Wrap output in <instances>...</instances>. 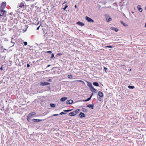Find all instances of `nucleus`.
I'll return each instance as SVG.
<instances>
[{
    "label": "nucleus",
    "mask_w": 146,
    "mask_h": 146,
    "mask_svg": "<svg viewBox=\"0 0 146 146\" xmlns=\"http://www.w3.org/2000/svg\"><path fill=\"white\" fill-rule=\"evenodd\" d=\"M85 19L88 22L90 23H93L94 21L91 19L90 18L86 16L85 17Z\"/></svg>",
    "instance_id": "obj_1"
},
{
    "label": "nucleus",
    "mask_w": 146,
    "mask_h": 146,
    "mask_svg": "<svg viewBox=\"0 0 146 146\" xmlns=\"http://www.w3.org/2000/svg\"><path fill=\"white\" fill-rule=\"evenodd\" d=\"M41 85L43 86L49 85L50 83L48 82H41L40 83Z\"/></svg>",
    "instance_id": "obj_2"
},
{
    "label": "nucleus",
    "mask_w": 146,
    "mask_h": 146,
    "mask_svg": "<svg viewBox=\"0 0 146 146\" xmlns=\"http://www.w3.org/2000/svg\"><path fill=\"white\" fill-rule=\"evenodd\" d=\"M73 102V101L72 100H67L66 101V103L67 104H71Z\"/></svg>",
    "instance_id": "obj_3"
},
{
    "label": "nucleus",
    "mask_w": 146,
    "mask_h": 146,
    "mask_svg": "<svg viewBox=\"0 0 146 146\" xmlns=\"http://www.w3.org/2000/svg\"><path fill=\"white\" fill-rule=\"evenodd\" d=\"M6 12L3 10H1L0 11V16H2L3 15L4 13L5 14Z\"/></svg>",
    "instance_id": "obj_4"
},
{
    "label": "nucleus",
    "mask_w": 146,
    "mask_h": 146,
    "mask_svg": "<svg viewBox=\"0 0 146 146\" xmlns=\"http://www.w3.org/2000/svg\"><path fill=\"white\" fill-rule=\"evenodd\" d=\"M36 114L35 112H32L30 113H29L28 115L29 116V117H31L35 115Z\"/></svg>",
    "instance_id": "obj_5"
},
{
    "label": "nucleus",
    "mask_w": 146,
    "mask_h": 146,
    "mask_svg": "<svg viewBox=\"0 0 146 146\" xmlns=\"http://www.w3.org/2000/svg\"><path fill=\"white\" fill-rule=\"evenodd\" d=\"M76 24L81 26H84V24L80 21H78L76 23Z\"/></svg>",
    "instance_id": "obj_6"
},
{
    "label": "nucleus",
    "mask_w": 146,
    "mask_h": 146,
    "mask_svg": "<svg viewBox=\"0 0 146 146\" xmlns=\"http://www.w3.org/2000/svg\"><path fill=\"white\" fill-rule=\"evenodd\" d=\"M79 115L80 118H82L85 116V115L82 112H80Z\"/></svg>",
    "instance_id": "obj_7"
},
{
    "label": "nucleus",
    "mask_w": 146,
    "mask_h": 146,
    "mask_svg": "<svg viewBox=\"0 0 146 146\" xmlns=\"http://www.w3.org/2000/svg\"><path fill=\"white\" fill-rule=\"evenodd\" d=\"M86 82L88 83L87 86L90 88V89H91L92 87H93L92 85V84L90 82L86 81Z\"/></svg>",
    "instance_id": "obj_8"
},
{
    "label": "nucleus",
    "mask_w": 146,
    "mask_h": 146,
    "mask_svg": "<svg viewBox=\"0 0 146 146\" xmlns=\"http://www.w3.org/2000/svg\"><path fill=\"white\" fill-rule=\"evenodd\" d=\"M42 119H32V121L33 122L36 123L39 122L40 121H42Z\"/></svg>",
    "instance_id": "obj_9"
},
{
    "label": "nucleus",
    "mask_w": 146,
    "mask_h": 146,
    "mask_svg": "<svg viewBox=\"0 0 146 146\" xmlns=\"http://www.w3.org/2000/svg\"><path fill=\"white\" fill-rule=\"evenodd\" d=\"M76 115V114L75 113L74 111L73 112H71L69 113V115L71 116H75Z\"/></svg>",
    "instance_id": "obj_10"
},
{
    "label": "nucleus",
    "mask_w": 146,
    "mask_h": 146,
    "mask_svg": "<svg viewBox=\"0 0 146 146\" xmlns=\"http://www.w3.org/2000/svg\"><path fill=\"white\" fill-rule=\"evenodd\" d=\"M98 95L100 97H102L104 96L103 93L100 91L98 92Z\"/></svg>",
    "instance_id": "obj_11"
},
{
    "label": "nucleus",
    "mask_w": 146,
    "mask_h": 146,
    "mask_svg": "<svg viewBox=\"0 0 146 146\" xmlns=\"http://www.w3.org/2000/svg\"><path fill=\"white\" fill-rule=\"evenodd\" d=\"M90 90L92 92L94 93H96L97 92V90L96 89H95L94 87L93 86L90 89Z\"/></svg>",
    "instance_id": "obj_12"
},
{
    "label": "nucleus",
    "mask_w": 146,
    "mask_h": 146,
    "mask_svg": "<svg viewBox=\"0 0 146 146\" xmlns=\"http://www.w3.org/2000/svg\"><path fill=\"white\" fill-rule=\"evenodd\" d=\"M6 5V3L5 2H3L1 4V7L2 8H4Z\"/></svg>",
    "instance_id": "obj_13"
},
{
    "label": "nucleus",
    "mask_w": 146,
    "mask_h": 146,
    "mask_svg": "<svg viewBox=\"0 0 146 146\" xmlns=\"http://www.w3.org/2000/svg\"><path fill=\"white\" fill-rule=\"evenodd\" d=\"M86 107L89 108H90L92 109H93L94 108V105L93 104H89L86 106Z\"/></svg>",
    "instance_id": "obj_14"
},
{
    "label": "nucleus",
    "mask_w": 146,
    "mask_h": 146,
    "mask_svg": "<svg viewBox=\"0 0 146 146\" xmlns=\"http://www.w3.org/2000/svg\"><path fill=\"white\" fill-rule=\"evenodd\" d=\"M141 6L140 5H138L137 6V7L139 11L140 12H141L142 11L143 9H142L141 8Z\"/></svg>",
    "instance_id": "obj_15"
},
{
    "label": "nucleus",
    "mask_w": 146,
    "mask_h": 146,
    "mask_svg": "<svg viewBox=\"0 0 146 146\" xmlns=\"http://www.w3.org/2000/svg\"><path fill=\"white\" fill-rule=\"evenodd\" d=\"M111 29L115 31V32H117L118 31V29L117 28H114V27H111Z\"/></svg>",
    "instance_id": "obj_16"
},
{
    "label": "nucleus",
    "mask_w": 146,
    "mask_h": 146,
    "mask_svg": "<svg viewBox=\"0 0 146 146\" xmlns=\"http://www.w3.org/2000/svg\"><path fill=\"white\" fill-rule=\"evenodd\" d=\"M67 98L66 97H62L60 99V101L62 102H64L67 99Z\"/></svg>",
    "instance_id": "obj_17"
},
{
    "label": "nucleus",
    "mask_w": 146,
    "mask_h": 146,
    "mask_svg": "<svg viewBox=\"0 0 146 146\" xmlns=\"http://www.w3.org/2000/svg\"><path fill=\"white\" fill-rule=\"evenodd\" d=\"M91 97L90 96V97L88 98L86 100H83L82 101L83 102H87V101H89L91 99Z\"/></svg>",
    "instance_id": "obj_18"
},
{
    "label": "nucleus",
    "mask_w": 146,
    "mask_h": 146,
    "mask_svg": "<svg viewBox=\"0 0 146 146\" xmlns=\"http://www.w3.org/2000/svg\"><path fill=\"white\" fill-rule=\"evenodd\" d=\"M93 84L94 85L96 86H99V84L97 82H94L93 83Z\"/></svg>",
    "instance_id": "obj_19"
},
{
    "label": "nucleus",
    "mask_w": 146,
    "mask_h": 146,
    "mask_svg": "<svg viewBox=\"0 0 146 146\" xmlns=\"http://www.w3.org/2000/svg\"><path fill=\"white\" fill-rule=\"evenodd\" d=\"M120 22H121V23L124 26L127 27L128 26V25L127 24L124 23L122 21H121Z\"/></svg>",
    "instance_id": "obj_20"
},
{
    "label": "nucleus",
    "mask_w": 146,
    "mask_h": 146,
    "mask_svg": "<svg viewBox=\"0 0 146 146\" xmlns=\"http://www.w3.org/2000/svg\"><path fill=\"white\" fill-rule=\"evenodd\" d=\"M80 111V110L78 109H77L75 111H74L76 114L79 113Z\"/></svg>",
    "instance_id": "obj_21"
},
{
    "label": "nucleus",
    "mask_w": 146,
    "mask_h": 146,
    "mask_svg": "<svg viewBox=\"0 0 146 146\" xmlns=\"http://www.w3.org/2000/svg\"><path fill=\"white\" fill-rule=\"evenodd\" d=\"M82 110L84 112H86L87 111V110L84 108H82Z\"/></svg>",
    "instance_id": "obj_22"
},
{
    "label": "nucleus",
    "mask_w": 146,
    "mask_h": 146,
    "mask_svg": "<svg viewBox=\"0 0 146 146\" xmlns=\"http://www.w3.org/2000/svg\"><path fill=\"white\" fill-rule=\"evenodd\" d=\"M128 88L129 89H133L134 88V87L133 86L129 85L128 86Z\"/></svg>",
    "instance_id": "obj_23"
},
{
    "label": "nucleus",
    "mask_w": 146,
    "mask_h": 146,
    "mask_svg": "<svg viewBox=\"0 0 146 146\" xmlns=\"http://www.w3.org/2000/svg\"><path fill=\"white\" fill-rule=\"evenodd\" d=\"M76 81L81 82L82 83H83L85 85V83L82 80H77Z\"/></svg>",
    "instance_id": "obj_24"
},
{
    "label": "nucleus",
    "mask_w": 146,
    "mask_h": 146,
    "mask_svg": "<svg viewBox=\"0 0 146 146\" xmlns=\"http://www.w3.org/2000/svg\"><path fill=\"white\" fill-rule=\"evenodd\" d=\"M50 106L51 107H52V108H54L56 106L54 104H50Z\"/></svg>",
    "instance_id": "obj_25"
},
{
    "label": "nucleus",
    "mask_w": 146,
    "mask_h": 146,
    "mask_svg": "<svg viewBox=\"0 0 146 146\" xmlns=\"http://www.w3.org/2000/svg\"><path fill=\"white\" fill-rule=\"evenodd\" d=\"M72 110H64L63 111L65 112H68L71 111Z\"/></svg>",
    "instance_id": "obj_26"
},
{
    "label": "nucleus",
    "mask_w": 146,
    "mask_h": 146,
    "mask_svg": "<svg viewBox=\"0 0 146 146\" xmlns=\"http://www.w3.org/2000/svg\"><path fill=\"white\" fill-rule=\"evenodd\" d=\"M24 6V5L23 3H21L20 4V5H19V7H20L21 8H22V7H23Z\"/></svg>",
    "instance_id": "obj_27"
},
{
    "label": "nucleus",
    "mask_w": 146,
    "mask_h": 146,
    "mask_svg": "<svg viewBox=\"0 0 146 146\" xmlns=\"http://www.w3.org/2000/svg\"><path fill=\"white\" fill-rule=\"evenodd\" d=\"M111 20H112L111 18L110 17H109V18L108 19H107V21L108 22L109 21H111Z\"/></svg>",
    "instance_id": "obj_28"
},
{
    "label": "nucleus",
    "mask_w": 146,
    "mask_h": 146,
    "mask_svg": "<svg viewBox=\"0 0 146 146\" xmlns=\"http://www.w3.org/2000/svg\"><path fill=\"white\" fill-rule=\"evenodd\" d=\"M105 16L106 20L107 21V19H108L110 17V16L108 15H106Z\"/></svg>",
    "instance_id": "obj_29"
},
{
    "label": "nucleus",
    "mask_w": 146,
    "mask_h": 146,
    "mask_svg": "<svg viewBox=\"0 0 146 146\" xmlns=\"http://www.w3.org/2000/svg\"><path fill=\"white\" fill-rule=\"evenodd\" d=\"M72 75H69L68 76V78H72Z\"/></svg>",
    "instance_id": "obj_30"
},
{
    "label": "nucleus",
    "mask_w": 146,
    "mask_h": 146,
    "mask_svg": "<svg viewBox=\"0 0 146 146\" xmlns=\"http://www.w3.org/2000/svg\"><path fill=\"white\" fill-rule=\"evenodd\" d=\"M104 69L105 70V72L107 73L108 72L106 70H107V68L106 67H104Z\"/></svg>",
    "instance_id": "obj_31"
},
{
    "label": "nucleus",
    "mask_w": 146,
    "mask_h": 146,
    "mask_svg": "<svg viewBox=\"0 0 146 146\" xmlns=\"http://www.w3.org/2000/svg\"><path fill=\"white\" fill-rule=\"evenodd\" d=\"M68 7V6L67 5H65V7L64 8H63V9L64 10H65Z\"/></svg>",
    "instance_id": "obj_32"
},
{
    "label": "nucleus",
    "mask_w": 146,
    "mask_h": 146,
    "mask_svg": "<svg viewBox=\"0 0 146 146\" xmlns=\"http://www.w3.org/2000/svg\"><path fill=\"white\" fill-rule=\"evenodd\" d=\"M65 113H64L63 112H61L59 114L61 115H62L63 114H65Z\"/></svg>",
    "instance_id": "obj_33"
},
{
    "label": "nucleus",
    "mask_w": 146,
    "mask_h": 146,
    "mask_svg": "<svg viewBox=\"0 0 146 146\" xmlns=\"http://www.w3.org/2000/svg\"><path fill=\"white\" fill-rule=\"evenodd\" d=\"M31 118V117H29V116L28 115V116H27V121H29V119Z\"/></svg>",
    "instance_id": "obj_34"
},
{
    "label": "nucleus",
    "mask_w": 146,
    "mask_h": 146,
    "mask_svg": "<svg viewBox=\"0 0 146 146\" xmlns=\"http://www.w3.org/2000/svg\"><path fill=\"white\" fill-rule=\"evenodd\" d=\"M24 44L25 46H26L27 44V42L25 41L24 42Z\"/></svg>",
    "instance_id": "obj_35"
},
{
    "label": "nucleus",
    "mask_w": 146,
    "mask_h": 146,
    "mask_svg": "<svg viewBox=\"0 0 146 146\" xmlns=\"http://www.w3.org/2000/svg\"><path fill=\"white\" fill-rule=\"evenodd\" d=\"M105 46L109 48H113V47L111 46Z\"/></svg>",
    "instance_id": "obj_36"
},
{
    "label": "nucleus",
    "mask_w": 146,
    "mask_h": 146,
    "mask_svg": "<svg viewBox=\"0 0 146 146\" xmlns=\"http://www.w3.org/2000/svg\"><path fill=\"white\" fill-rule=\"evenodd\" d=\"M54 57V54L53 53H52V55H51V58H52L53 57Z\"/></svg>",
    "instance_id": "obj_37"
},
{
    "label": "nucleus",
    "mask_w": 146,
    "mask_h": 146,
    "mask_svg": "<svg viewBox=\"0 0 146 146\" xmlns=\"http://www.w3.org/2000/svg\"><path fill=\"white\" fill-rule=\"evenodd\" d=\"M46 52L48 53L51 54L52 53V51H48Z\"/></svg>",
    "instance_id": "obj_38"
},
{
    "label": "nucleus",
    "mask_w": 146,
    "mask_h": 146,
    "mask_svg": "<svg viewBox=\"0 0 146 146\" xmlns=\"http://www.w3.org/2000/svg\"><path fill=\"white\" fill-rule=\"evenodd\" d=\"M59 115V114H54L53 115H52L53 116H58Z\"/></svg>",
    "instance_id": "obj_39"
},
{
    "label": "nucleus",
    "mask_w": 146,
    "mask_h": 146,
    "mask_svg": "<svg viewBox=\"0 0 146 146\" xmlns=\"http://www.w3.org/2000/svg\"><path fill=\"white\" fill-rule=\"evenodd\" d=\"M11 43H13V44L12 45V46H14V44H15V43L13 42L12 41H11Z\"/></svg>",
    "instance_id": "obj_40"
},
{
    "label": "nucleus",
    "mask_w": 146,
    "mask_h": 146,
    "mask_svg": "<svg viewBox=\"0 0 146 146\" xmlns=\"http://www.w3.org/2000/svg\"><path fill=\"white\" fill-rule=\"evenodd\" d=\"M30 66V65L29 64H27V67H29Z\"/></svg>",
    "instance_id": "obj_41"
},
{
    "label": "nucleus",
    "mask_w": 146,
    "mask_h": 146,
    "mask_svg": "<svg viewBox=\"0 0 146 146\" xmlns=\"http://www.w3.org/2000/svg\"><path fill=\"white\" fill-rule=\"evenodd\" d=\"M62 54L61 53H58V54H57V55H59V56H61L62 55Z\"/></svg>",
    "instance_id": "obj_42"
},
{
    "label": "nucleus",
    "mask_w": 146,
    "mask_h": 146,
    "mask_svg": "<svg viewBox=\"0 0 146 146\" xmlns=\"http://www.w3.org/2000/svg\"><path fill=\"white\" fill-rule=\"evenodd\" d=\"M47 80L49 82H51L52 81V80L51 79H49L48 80Z\"/></svg>",
    "instance_id": "obj_43"
},
{
    "label": "nucleus",
    "mask_w": 146,
    "mask_h": 146,
    "mask_svg": "<svg viewBox=\"0 0 146 146\" xmlns=\"http://www.w3.org/2000/svg\"><path fill=\"white\" fill-rule=\"evenodd\" d=\"M0 69L1 70H3V67H2V66L0 68Z\"/></svg>",
    "instance_id": "obj_44"
},
{
    "label": "nucleus",
    "mask_w": 146,
    "mask_h": 146,
    "mask_svg": "<svg viewBox=\"0 0 146 146\" xmlns=\"http://www.w3.org/2000/svg\"><path fill=\"white\" fill-rule=\"evenodd\" d=\"M50 66V65L49 64L47 66V67H48Z\"/></svg>",
    "instance_id": "obj_45"
},
{
    "label": "nucleus",
    "mask_w": 146,
    "mask_h": 146,
    "mask_svg": "<svg viewBox=\"0 0 146 146\" xmlns=\"http://www.w3.org/2000/svg\"><path fill=\"white\" fill-rule=\"evenodd\" d=\"M39 27L40 26H39L37 28V30H38L39 28Z\"/></svg>",
    "instance_id": "obj_46"
},
{
    "label": "nucleus",
    "mask_w": 146,
    "mask_h": 146,
    "mask_svg": "<svg viewBox=\"0 0 146 146\" xmlns=\"http://www.w3.org/2000/svg\"><path fill=\"white\" fill-rule=\"evenodd\" d=\"M93 95V93H92V94H91V96H91V97H92V96Z\"/></svg>",
    "instance_id": "obj_47"
},
{
    "label": "nucleus",
    "mask_w": 146,
    "mask_h": 146,
    "mask_svg": "<svg viewBox=\"0 0 146 146\" xmlns=\"http://www.w3.org/2000/svg\"><path fill=\"white\" fill-rule=\"evenodd\" d=\"M75 7L76 8H77V5H76L75 6Z\"/></svg>",
    "instance_id": "obj_48"
},
{
    "label": "nucleus",
    "mask_w": 146,
    "mask_h": 146,
    "mask_svg": "<svg viewBox=\"0 0 146 146\" xmlns=\"http://www.w3.org/2000/svg\"><path fill=\"white\" fill-rule=\"evenodd\" d=\"M66 3V1H64V3H63V4H64L65 3Z\"/></svg>",
    "instance_id": "obj_49"
},
{
    "label": "nucleus",
    "mask_w": 146,
    "mask_h": 146,
    "mask_svg": "<svg viewBox=\"0 0 146 146\" xmlns=\"http://www.w3.org/2000/svg\"><path fill=\"white\" fill-rule=\"evenodd\" d=\"M145 27H146V23H145Z\"/></svg>",
    "instance_id": "obj_50"
},
{
    "label": "nucleus",
    "mask_w": 146,
    "mask_h": 146,
    "mask_svg": "<svg viewBox=\"0 0 146 146\" xmlns=\"http://www.w3.org/2000/svg\"><path fill=\"white\" fill-rule=\"evenodd\" d=\"M99 100L100 101H101V99L100 98V99H99Z\"/></svg>",
    "instance_id": "obj_51"
},
{
    "label": "nucleus",
    "mask_w": 146,
    "mask_h": 146,
    "mask_svg": "<svg viewBox=\"0 0 146 146\" xmlns=\"http://www.w3.org/2000/svg\"><path fill=\"white\" fill-rule=\"evenodd\" d=\"M4 50H6V49L5 48L4 49Z\"/></svg>",
    "instance_id": "obj_52"
},
{
    "label": "nucleus",
    "mask_w": 146,
    "mask_h": 146,
    "mask_svg": "<svg viewBox=\"0 0 146 146\" xmlns=\"http://www.w3.org/2000/svg\"><path fill=\"white\" fill-rule=\"evenodd\" d=\"M12 39H13V37H12Z\"/></svg>",
    "instance_id": "obj_53"
},
{
    "label": "nucleus",
    "mask_w": 146,
    "mask_h": 146,
    "mask_svg": "<svg viewBox=\"0 0 146 146\" xmlns=\"http://www.w3.org/2000/svg\"><path fill=\"white\" fill-rule=\"evenodd\" d=\"M3 48V46H2L1 47V48Z\"/></svg>",
    "instance_id": "obj_54"
}]
</instances>
